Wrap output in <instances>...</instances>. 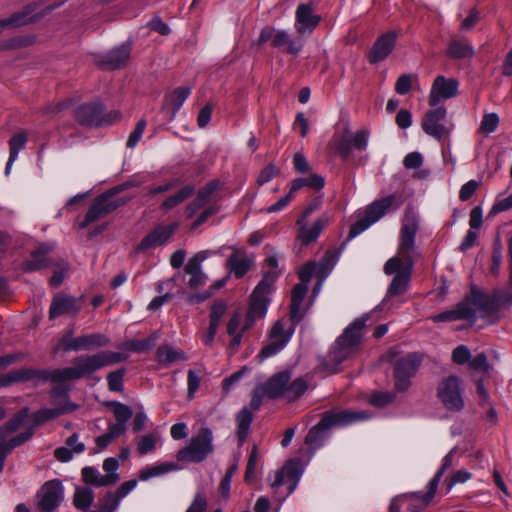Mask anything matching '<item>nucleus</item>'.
<instances>
[{
    "label": "nucleus",
    "mask_w": 512,
    "mask_h": 512,
    "mask_svg": "<svg viewBox=\"0 0 512 512\" xmlns=\"http://www.w3.org/2000/svg\"><path fill=\"white\" fill-rule=\"evenodd\" d=\"M509 290H496L492 294L500 308L510 307L512 305V284L509 282Z\"/></svg>",
    "instance_id": "774afa93"
},
{
    "label": "nucleus",
    "mask_w": 512,
    "mask_h": 512,
    "mask_svg": "<svg viewBox=\"0 0 512 512\" xmlns=\"http://www.w3.org/2000/svg\"><path fill=\"white\" fill-rule=\"evenodd\" d=\"M352 148L363 151L368 146L369 132L367 130H358L355 133H351L350 136Z\"/></svg>",
    "instance_id": "680f3d73"
},
{
    "label": "nucleus",
    "mask_w": 512,
    "mask_h": 512,
    "mask_svg": "<svg viewBox=\"0 0 512 512\" xmlns=\"http://www.w3.org/2000/svg\"><path fill=\"white\" fill-rule=\"evenodd\" d=\"M194 191L195 188L193 185H186L182 187L177 193L166 198V200L161 204V208L169 210L176 207L192 196Z\"/></svg>",
    "instance_id": "09e8293b"
},
{
    "label": "nucleus",
    "mask_w": 512,
    "mask_h": 512,
    "mask_svg": "<svg viewBox=\"0 0 512 512\" xmlns=\"http://www.w3.org/2000/svg\"><path fill=\"white\" fill-rule=\"evenodd\" d=\"M83 481L92 486L96 487H104L109 486V482L106 481L108 478H105L96 468L91 466H86L81 471Z\"/></svg>",
    "instance_id": "8fccbe9b"
},
{
    "label": "nucleus",
    "mask_w": 512,
    "mask_h": 512,
    "mask_svg": "<svg viewBox=\"0 0 512 512\" xmlns=\"http://www.w3.org/2000/svg\"><path fill=\"white\" fill-rule=\"evenodd\" d=\"M178 469L179 466L174 462H163L156 465L147 466L140 471L139 479L141 481H147L153 477H158Z\"/></svg>",
    "instance_id": "37998d69"
},
{
    "label": "nucleus",
    "mask_w": 512,
    "mask_h": 512,
    "mask_svg": "<svg viewBox=\"0 0 512 512\" xmlns=\"http://www.w3.org/2000/svg\"><path fill=\"white\" fill-rule=\"evenodd\" d=\"M50 244H40L37 249L31 252V258L23 263V270L32 272L38 271L49 266L47 254L52 251Z\"/></svg>",
    "instance_id": "7c9ffc66"
},
{
    "label": "nucleus",
    "mask_w": 512,
    "mask_h": 512,
    "mask_svg": "<svg viewBox=\"0 0 512 512\" xmlns=\"http://www.w3.org/2000/svg\"><path fill=\"white\" fill-rule=\"evenodd\" d=\"M258 457H259L258 449L256 446H254L250 451L249 458H248L247 465H246V471H245V476H244V480L246 483H250L254 479L255 471H256V467H257V463H258Z\"/></svg>",
    "instance_id": "bf43d9fd"
},
{
    "label": "nucleus",
    "mask_w": 512,
    "mask_h": 512,
    "mask_svg": "<svg viewBox=\"0 0 512 512\" xmlns=\"http://www.w3.org/2000/svg\"><path fill=\"white\" fill-rule=\"evenodd\" d=\"M119 467L118 460L110 457L104 460L103 470L106 472L105 478H108L109 486L115 484L119 480V474L117 473Z\"/></svg>",
    "instance_id": "4d7b16f0"
},
{
    "label": "nucleus",
    "mask_w": 512,
    "mask_h": 512,
    "mask_svg": "<svg viewBox=\"0 0 512 512\" xmlns=\"http://www.w3.org/2000/svg\"><path fill=\"white\" fill-rule=\"evenodd\" d=\"M293 332L294 327L285 330L281 321H277L270 331V342L261 349L258 357L264 360L279 353L288 344Z\"/></svg>",
    "instance_id": "dca6fc26"
},
{
    "label": "nucleus",
    "mask_w": 512,
    "mask_h": 512,
    "mask_svg": "<svg viewBox=\"0 0 512 512\" xmlns=\"http://www.w3.org/2000/svg\"><path fill=\"white\" fill-rule=\"evenodd\" d=\"M53 403L56 404L57 407L40 409L33 414V419L36 424H42L63 414L73 412L78 407L71 401H66L64 404H59L56 402V400H53Z\"/></svg>",
    "instance_id": "c756f323"
},
{
    "label": "nucleus",
    "mask_w": 512,
    "mask_h": 512,
    "mask_svg": "<svg viewBox=\"0 0 512 512\" xmlns=\"http://www.w3.org/2000/svg\"><path fill=\"white\" fill-rule=\"evenodd\" d=\"M252 420L253 416L249 409L246 407L242 408L237 414V437L240 443H243L246 440Z\"/></svg>",
    "instance_id": "a18cd8bd"
},
{
    "label": "nucleus",
    "mask_w": 512,
    "mask_h": 512,
    "mask_svg": "<svg viewBox=\"0 0 512 512\" xmlns=\"http://www.w3.org/2000/svg\"><path fill=\"white\" fill-rule=\"evenodd\" d=\"M308 291V285L305 283L296 284L291 292V304H290V320L292 323L298 324L303 319L301 313V305Z\"/></svg>",
    "instance_id": "473e14b6"
},
{
    "label": "nucleus",
    "mask_w": 512,
    "mask_h": 512,
    "mask_svg": "<svg viewBox=\"0 0 512 512\" xmlns=\"http://www.w3.org/2000/svg\"><path fill=\"white\" fill-rule=\"evenodd\" d=\"M253 265V259L245 254L232 253L227 259V267L237 279L242 278Z\"/></svg>",
    "instance_id": "c9c22d12"
},
{
    "label": "nucleus",
    "mask_w": 512,
    "mask_h": 512,
    "mask_svg": "<svg viewBox=\"0 0 512 512\" xmlns=\"http://www.w3.org/2000/svg\"><path fill=\"white\" fill-rule=\"evenodd\" d=\"M190 93L191 89L189 87H178L174 89L171 93L165 96L164 107L167 110H171L172 116H175Z\"/></svg>",
    "instance_id": "4c0bfd02"
},
{
    "label": "nucleus",
    "mask_w": 512,
    "mask_h": 512,
    "mask_svg": "<svg viewBox=\"0 0 512 512\" xmlns=\"http://www.w3.org/2000/svg\"><path fill=\"white\" fill-rule=\"evenodd\" d=\"M437 396L449 411L459 412L464 407L461 381L457 376L451 375L443 379L438 385Z\"/></svg>",
    "instance_id": "9d476101"
},
{
    "label": "nucleus",
    "mask_w": 512,
    "mask_h": 512,
    "mask_svg": "<svg viewBox=\"0 0 512 512\" xmlns=\"http://www.w3.org/2000/svg\"><path fill=\"white\" fill-rule=\"evenodd\" d=\"M205 258V252L197 253L188 260L185 266V272L190 275L188 285L191 289H197L206 283L207 276L202 271V262Z\"/></svg>",
    "instance_id": "a878e982"
},
{
    "label": "nucleus",
    "mask_w": 512,
    "mask_h": 512,
    "mask_svg": "<svg viewBox=\"0 0 512 512\" xmlns=\"http://www.w3.org/2000/svg\"><path fill=\"white\" fill-rule=\"evenodd\" d=\"M491 260L490 273L494 276H498L500 274V267L502 263V246L499 238H497L493 244Z\"/></svg>",
    "instance_id": "13d9d810"
},
{
    "label": "nucleus",
    "mask_w": 512,
    "mask_h": 512,
    "mask_svg": "<svg viewBox=\"0 0 512 512\" xmlns=\"http://www.w3.org/2000/svg\"><path fill=\"white\" fill-rule=\"evenodd\" d=\"M127 359V356L113 351H100L95 354H84L73 359V366L62 369L36 370L22 368L12 370L0 375V389L15 383L37 380V382L51 381L61 383L81 378H90L96 371L117 364Z\"/></svg>",
    "instance_id": "f257e3e1"
},
{
    "label": "nucleus",
    "mask_w": 512,
    "mask_h": 512,
    "mask_svg": "<svg viewBox=\"0 0 512 512\" xmlns=\"http://www.w3.org/2000/svg\"><path fill=\"white\" fill-rule=\"evenodd\" d=\"M115 194V190H109L97 196L87 211L83 221L78 223V228H86L90 224H93L98 220L106 217L108 214L112 213L118 207L123 205L125 200L115 198Z\"/></svg>",
    "instance_id": "6e6552de"
},
{
    "label": "nucleus",
    "mask_w": 512,
    "mask_h": 512,
    "mask_svg": "<svg viewBox=\"0 0 512 512\" xmlns=\"http://www.w3.org/2000/svg\"><path fill=\"white\" fill-rule=\"evenodd\" d=\"M351 131L346 127L342 133H335L329 143V148L334 150L342 159H347L352 151Z\"/></svg>",
    "instance_id": "f704fd0d"
},
{
    "label": "nucleus",
    "mask_w": 512,
    "mask_h": 512,
    "mask_svg": "<svg viewBox=\"0 0 512 512\" xmlns=\"http://www.w3.org/2000/svg\"><path fill=\"white\" fill-rule=\"evenodd\" d=\"M396 203V195L391 194L372 202L365 210L364 217L374 224L380 220Z\"/></svg>",
    "instance_id": "c85d7f7f"
},
{
    "label": "nucleus",
    "mask_w": 512,
    "mask_h": 512,
    "mask_svg": "<svg viewBox=\"0 0 512 512\" xmlns=\"http://www.w3.org/2000/svg\"><path fill=\"white\" fill-rule=\"evenodd\" d=\"M157 358L162 364H170L179 359H185L182 354L169 345H162L157 348Z\"/></svg>",
    "instance_id": "5fc2aeb1"
},
{
    "label": "nucleus",
    "mask_w": 512,
    "mask_h": 512,
    "mask_svg": "<svg viewBox=\"0 0 512 512\" xmlns=\"http://www.w3.org/2000/svg\"><path fill=\"white\" fill-rule=\"evenodd\" d=\"M213 432L208 427H202L199 432L190 438L189 444L176 454L179 462L201 463L214 452Z\"/></svg>",
    "instance_id": "0eeeda50"
},
{
    "label": "nucleus",
    "mask_w": 512,
    "mask_h": 512,
    "mask_svg": "<svg viewBox=\"0 0 512 512\" xmlns=\"http://www.w3.org/2000/svg\"><path fill=\"white\" fill-rule=\"evenodd\" d=\"M75 120L82 126H100L113 121L110 115L103 113L100 101H93L80 105L74 112Z\"/></svg>",
    "instance_id": "2eb2a0df"
},
{
    "label": "nucleus",
    "mask_w": 512,
    "mask_h": 512,
    "mask_svg": "<svg viewBox=\"0 0 512 512\" xmlns=\"http://www.w3.org/2000/svg\"><path fill=\"white\" fill-rule=\"evenodd\" d=\"M459 82L454 78L437 76L432 84L428 104L430 107L439 105L441 101L453 98L458 93Z\"/></svg>",
    "instance_id": "f3484780"
},
{
    "label": "nucleus",
    "mask_w": 512,
    "mask_h": 512,
    "mask_svg": "<svg viewBox=\"0 0 512 512\" xmlns=\"http://www.w3.org/2000/svg\"><path fill=\"white\" fill-rule=\"evenodd\" d=\"M471 477H472V474L465 469H460V470L455 471L451 475V477L446 479V485H447L448 491L451 490L457 484H463V483L467 482L468 480L471 479Z\"/></svg>",
    "instance_id": "69168bd1"
},
{
    "label": "nucleus",
    "mask_w": 512,
    "mask_h": 512,
    "mask_svg": "<svg viewBox=\"0 0 512 512\" xmlns=\"http://www.w3.org/2000/svg\"><path fill=\"white\" fill-rule=\"evenodd\" d=\"M177 223L168 226L159 225L147 234L137 245V252H146L155 249L169 241L176 229Z\"/></svg>",
    "instance_id": "6ab92c4d"
},
{
    "label": "nucleus",
    "mask_w": 512,
    "mask_h": 512,
    "mask_svg": "<svg viewBox=\"0 0 512 512\" xmlns=\"http://www.w3.org/2000/svg\"><path fill=\"white\" fill-rule=\"evenodd\" d=\"M421 356L417 353H409L394 362L395 389L404 392L411 386L413 378L421 364Z\"/></svg>",
    "instance_id": "1a4fd4ad"
},
{
    "label": "nucleus",
    "mask_w": 512,
    "mask_h": 512,
    "mask_svg": "<svg viewBox=\"0 0 512 512\" xmlns=\"http://www.w3.org/2000/svg\"><path fill=\"white\" fill-rule=\"evenodd\" d=\"M428 494H429V488L427 487V492H425V493L414 492L409 495L397 497V498H395V500H399V504H401V506L404 503H407L409 512H418L419 510L426 507L433 499V498H429V500L426 499L428 497Z\"/></svg>",
    "instance_id": "ea45409f"
},
{
    "label": "nucleus",
    "mask_w": 512,
    "mask_h": 512,
    "mask_svg": "<svg viewBox=\"0 0 512 512\" xmlns=\"http://www.w3.org/2000/svg\"><path fill=\"white\" fill-rule=\"evenodd\" d=\"M476 309L473 302L465 299L457 304L455 309L446 310L442 313L434 315L432 320L434 322H452L458 320L475 321Z\"/></svg>",
    "instance_id": "4be33fe9"
},
{
    "label": "nucleus",
    "mask_w": 512,
    "mask_h": 512,
    "mask_svg": "<svg viewBox=\"0 0 512 512\" xmlns=\"http://www.w3.org/2000/svg\"><path fill=\"white\" fill-rule=\"evenodd\" d=\"M36 41L34 35H20L0 41V50H12L32 45Z\"/></svg>",
    "instance_id": "3c124183"
},
{
    "label": "nucleus",
    "mask_w": 512,
    "mask_h": 512,
    "mask_svg": "<svg viewBox=\"0 0 512 512\" xmlns=\"http://www.w3.org/2000/svg\"><path fill=\"white\" fill-rule=\"evenodd\" d=\"M290 380V372L282 371L272 375L266 382L260 383V385L266 392V397L270 399L286 398V388Z\"/></svg>",
    "instance_id": "b1692460"
},
{
    "label": "nucleus",
    "mask_w": 512,
    "mask_h": 512,
    "mask_svg": "<svg viewBox=\"0 0 512 512\" xmlns=\"http://www.w3.org/2000/svg\"><path fill=\"white\" fill-rule=\"evenodd\" d=\"M367 320V315L355 319L336 339L324 363L327 371L338 372L341 363L358 351Z\"/></svg>",
    "instance_id": "20e7f679"
},
{
    "label": "nucleus",
    "mask_w": 512,
    "mask_h": 512,
    "mask_svg": "<svg viewBox=\"0 0 512 512\" xmlns=\"http://www.w3.org/2000/svg\"><path fill=\"white\" fill-rule=\"evenodd\" d=\"M371 414L366 411L340 410L324 413L320 421L313 426L305 437V444L311 450L322 447L329 438V431L333 427H344L350 424L370 419Z\"/></svg>",
    "instance_id": "7ed1b4c3"
},
{
    "label": "nucleus",
    "mask_w": 512,
    "mask_h": 512,
    "mask_svg": "<svg viewBox=\"0 0 512 512\" xmlns=\"http://www.w3.org/2000/svg\"><path fill=\"white\" fill-rule=\"evenodd\" d=\"M500 119L496 113H488L483 116L480 129L485 134H490L498 128Z\"/></svg>",
    "instance_id": "e2e57ef3"
},
{
    "label": "nucleus",
    "mask_w": 512,
    "mask_h": 512,
    "mask_svg": "<svg viewBox=\"0 0 512 512\" xmlns=\"http://www.w3.org/2000/svg\"><path fill=\"white\" fill-rule=\"evenodd\" d=\"M273 47L284 49L288 54L297 55L303 48L300 40H293L285 30H276Z\"/></svg>",
    "instance_id": "e433bc0d"
},
{
    "label": "nucleus",
    "mask_w": 512,
    "mask_h": 512,
    "mask_svg": "<svg viewBox=\"0 0 512 512\" xmlns=\"http://www.w3.org/2000/svg\"><path fill=\"white\" fill-rule=\"evenodd\" d=\"M107 406L112 409V412L114 413L117 423H122L123 425H126L128 420L133 415L132 409L128 405L123 404L121 402L111 401L107 403Z\"/></svg>",
    "instance_id": "864d4df0"
},
{
    "label": "nucleus",
    "mask_w": 512,
    "mask_h": 512,
    "mask_svg": "<svg viewBox=\"0 0 512 512\" xmlns=\"http://www.w3.org/2000/svg\"><path fill=\"white\" fill-rule=\"evenodd\" d=\"M86 446L79 440V434H71L65 441V446L58 447L54 450V457L66 463L73 459L74 454H81L85 451Z\"/></svg>",
    "instance_id": "bb28decb"
},
{
    "label": "nucleus",
    "mask_w": 512,
    "mask_h": 512,
    "mask_svg": "<svg viewBox=\"0 0 512 512\" xmlns=\"http://www.w3.org/2000/svg\"><path fill=\"white\" fill-rule=\"evenodd\" d=\"M57 6H48L41 12L34 13L37 8L36 3L26 5L21 11L13 13L11 16L0 20V35L11 28H18L40 20L45 14L54 10Z\"/></svg>",
    "instance_id": "4468645a"
},
{
    "label": "nucleus",
    "mask_w": 512,
    "mask_h": 512,
    "mask_svg": "<svg viewBox=\"0 0 512 512\" xmlns=\"http://www.w3.org/2000/svg\"><path fill=\"white\" fill-rule=\"evenodd\" d=\"M278 259L276 256H269L265 260V266L262 272V280L255 287L251 295V300L263 304L268 309L269 298L268 295L272 290V285L277 279L279 272Z\"/></svg>",
    "instance_id": "9b49d317"
},
{
    "label": "nucleus",
    "mask_w": 512,
    "mask_h": 512,
    "mask_svg": "<svg viewBox=\"0 0 512 512\" xmlns=\"http://www.w3.org/2000/svg\"><path fill=\"white\" fill-rule=\"evenodd\" d=\"M82 309V298L59 293L52 298L49 308V318L55 319L65 314L77 315Z\"/></svg>",
    "instance_id": "a211bd4d"
},
{
    "label": "nucleus",
    "mask_w": 512,
    "mask_h": 512,
    "mask_svg": "<svg viewBox=\"0 0 512 512\" xmlns=\"http://www.w3.org/2000/svg\"><path fill=\"white\" fill-rule=\"evenodd\" d=\"M457 448H452L442 459V463L440 468L437 470L433 478L428 482L427 487L429 488V494L426 499L433 498L439 482L444 475V473L451 467L455 466L458 463L457 460Z\"/></svg>",
    "instance_id": "2f4dec72"
},
{
    "label": "nucleus",
    "mask_w": 512,
    "mask_h": 512,
    "mask_svg": "<svg viewBox=\"0 0 512 512\" xmlns=\"http://www.w3.org/2000/svg\"><path fill=\"white\" fill-rule=\"evenodd\" d=\"M94 500V493L89 487H77L73 496V504L77 509L87 511Z\"/></svg>",
    "instance_id": "49530a36"
},
{
    "label": "nucleus",
    "mask_w": 512,
    "mask_h": 512,
    "mask_svg": "<svg viewBox=\"0 0 512 512\" xmlns=\"http://www.w3.org/2000/svg\"><path fill=\"white\" fill-rule=\"evenodd\" d=\"M78 351H90L105 347L109 344V338L102 333H90L77 337Z\"/></svg>",
    "instance_id": "58836bf2"
},
{
    "label": "nucleus",
    "mask_w": 512,
    "mask_h": 512,
    "mask_svg": "<svg viewBox=\"0 0 512 512\" xmlns=\"http://www.w3.org/2000/svg\"><path fill=\"white\" fill-rule=\"evenodd\" d=\"M302 474L303 466L299 459H291L282 468L269 474L268 481L280 504L295 491Z\"/></svg>",
    "instance_id": "423d86ee"
},
{
    "label": "nucleus",
    "mask_w": 512,
    "mask_h": 512,
    "mask_svg": "<svg viewBox=\"0 0 512 512\" xmlns=\"http://www.w3.org/2000/svg\"><path fill=\"white\" fill-rule=\"evenodd\" d=\"M340 254L327 251L321 261L317 263V267L320 273L330 272L332 268L336 265Z\"/></svg>",
    "instance_id": "052dcab7"
},
{
    "label": "nucleus",
    "mask_w": 512,
    "mask_h": 512,
    "mask_svg": "<svg viewBox=\"0 0 512 512\" xmlns=\"http://www.w3.org/2000/svg\"><path fill=\"white\" fill-rule=\"evenodd\" d=\"M266 313L267 309L263 304L250 299V305L244 317L240 312L231 314L226 330L227 334L231 337L229 349L232 353L239 349L244 332L250 329L257 320L262 319Z\"/></svg>",
    "instance_id": "39448f33"
},
{
    "label": "nucleus",
    "mask_w": 512,
    "mask_h": 512,
    "mask_svg": "<svg viewBox=\"0 0 512 512\" xmlns=\"http://www.w3.org/2000/svg\"><path fill=\"white\" fill-rule=\"evenodd\" d=\"M63 498V485L57 479L45 482L35 496L37 508L41 512H53L59 507Z\"/></svg>",
    "instance_id": "f8f14e48"
},
{
    "label": "nucleus",
    "mask_w": 512,
    "mask_h": 512,
    "mask_svg": "<svg viewBox=\"0 0 512 512\" xmlns=\"http://www.w3.org/2000/svg\"><path fill=\"white\" fill-rule=\"evenodd\" d=\"M416 79L415 75L411 74H402L398 77L395 83V91L400 95L407 94L412 87V81Z\"/></svg>",
    "instance_id": "338daca9"
},
{
    "label": "nucleus",
    "mask_w": 512,
    "mask_h": 512,
    "mask_svg": "<svg viewBox=\"0 0 512 512\" xmlns=\"http://www.w3.org/2000/svg\"><path fill=\"white\" fill-rule=\"evenodd\" d=\"M34 434L33 428L22 432L8 441L0 442V473L3 471L7 456L13 451L14 448L22 445L28 441Z\"/></svg>",
    "instance_id": "72a5a7b5"
},
{
    "label": "nucleus",
    "mask_w": 512,
    "mask_h": 512,
    "mask_svg": "<svg viewBox=\"0 0 512 512\" xmlns=\"http://www.w3.org/2000/svg\"><path fill=\"white\" fill-rule=\"evenodd\" d=\"M130 57V46L121 45L113 48L109 52L99 55L96 64L105 70H116L124 67Z\"/></svg>",
    "instance_id": "412c9836"
},
{
    "label": "nucleus",
    "mask_w": 512,
    "mask_h": 512,
    "mask_svg": "<svg viewBox=\"0 0 512 512\" xmlns=\"http://www.w3.org/2000/svg\"><path fill=\"white\" fill-rule=\"evenodd\" d=\"M308 389V383L303 377H299L287 384L286 400L294 401L301 397Z\"/></svg>",
    "instance_id": "603ef678"
},
{
    "label": "nucleus",
    "mask_w": 512,
    "mask_h": 512,
    "mask_svg": "<svg viewBox=\"0 0 512 512\" xmlns=\"http://www.w3.org/2000/svg\"><path fill=\"white\" fill-rule=\"evenodd\" d=\"M27 143V134L21 131L11 137L9 140L10 154L5 167V174L9 175L13 163L16 161L19 152L24 149Z\"/></svg>",
    "instance_id": "79ce46f5"
},
{
    "label": "nucleus",
    "mask_w": 512,
    "mask_h": 512,
    "mask_svg": "<svg viewBox=\"0 0 512 512\" xmlns=\"http://www.w3.org/2000/svg\"><path fill=\"white\" fill-rule=\"evenodd\" d=\"M446 117V108L442 105H437L425 113L421 127L427 135L440 140L450 133V129L445 125Z\"/></svg>",
    "instance_id": "ddd939ff"
},
{
    "label": "nucleus",
    "mask_w": 512,
    "mask_h": 512,
    "mask_svg": "<svg viewBox=\"0 0 512 512\" xmlns=\"http://www.w3.org/2000/svg\"><path fill=\"white\" fill-rule=\"evenodd\" d=\"M156 449L155 438L152 434L142 436L137 443V451L140 455H146Z\"/></svg>",
    "instance_id": "0e129e2a"
},
{
    "label": "nucleus",
    "mask_w": 512,
    "mask_h": 512,
    "mask_svg": "<svg viewBox=\"0 0 512 512\" xmlns=\"http://www.w3.org/2000/svg\"><path fill=\"white\" fill-rule=\"evenodd\" d=\"M396 203V195L391 194L372 202L365 210L364 217L374 224L380 220Z\"/></svg>",
    "instance_id": "cd10ccee"
},
{
    "label": "nucleus",
    "mask_w": 512,
    "mask_h": 512,
    "mask_svg": "<svg viewBox=\"0 0 512 512\" xmlns=\"http://www.w3.org/2000/svg\"><path fill=\"white\" fill-rule=\"evenodd\" d=\"M126 373L125 368H120L118 370L112 371L107 375V383L108 389L111 392H121L123 391V382L124 375Z\"/></svg>",
    "instance_id": "6e6d98bb"
},
{
    "label": "nucleus",
    "mask_w": 512,
    "mask_h": 512,
    "mask_svg": "<svg viewBox=\"0 0 512 512\" xmlns=\"http://www.w3.org/2000/svg\"><path fill=\"white\" fill-rule=\"evenodd\" d=\"M324 185L325 178L323 176L316 173H310L308 176L295 178L291 182L290 190L295 193L304 187H308L319 191L324 187Z\"/></svg>",
    "instance_id": "a19ab883"
},
{
    "label": "nucleus",
    "mask_w": 512,
    "mask_h": 512,
    "mask_svg": "<svg viewBox=\"0 0 512 512\" xmlns=\"http://www.w3.org/2000/svg\"><path fill=\"white\" fill-rule=\"evenodd\" d=\"M321 16L314 12L311 4H299L295 12V30L299 34H310L318 26Z\"/></svg>",
    "instance_id": "aec40b11"
},
{
    "label": "nucleus",
    "mask_w": 512,
    "mask_h": 512,
    "mask_svg": "<svg viewBox=\"0 0 512 512\" xmlns=\"http://www.w3.org/2000/svg\"><path fill=\"white\" fill-rule=\"evenodd\" d=\"M473 54V47L470 44L459 40H452L447 48V55L455 59L468 58Z\"/></svg>",
    "instance_id": "de8ad7c7"
},
{
    "label": "nucleus",
    "mask_w": 512,
    "mask_h": 512,
    "mask_svg": "<svg viewBox=\"0 0 512 512\" xmlns=\"http://www.w3.org/2000/svg\"><path fill=\"white\" fill-rule=\"evenodd\" d=\"M397 34L393 31H388L381 35L368 54L370 63H378L385 60L393 51L396 44Z\"/></svg>",
    "instance_id": "5701e85b"
},
{
    "label": "nucleus",
    "mask_w": 512,
    "mask_h": 512,
    "mask_svg": "<svg viewBox=\"0 0 512 512\" xmlns=\"http://www.w3.org/2000/svg\"><path fill=\"white\" fill-rule=\"evenodd\" d=\"M329 217L322 215L312 224L310 228L306 226V221L303 218L297 220V225L300 226L297 240L302 245H308L318 239L324 227L328 224Z\"/></svg>",
    "instance_id": "393cba45"
},
{
    "label": "nucleus",
    "mask_w": 512,
    "mask_h": 512,
    "mask_svg": "<svg viewBox=\"0 0 512 512\" xmlns=\"http://www.w3.org/2000/svg\"><path fill=\"white\" fill-rule=\"evenodd\" d=\"M419 228L417 213L407 208L400 229L397 256H393L384 264V273L394 275L382 304L385 306L390 298L404 294L409 286L414 264L419 253L416 250V234Z\"/></svg>",
    "instance_id": "f03ea898"
},
{
    "label": "nucleus",
    "mask_w": 512,
    "mask_h": 512,
    "mask_svg": "<svg viewBox=\"0 0 512 512\" xmlns=\"http://www.w3.org/2000/svg\"><path fill=\"white\" fill-rule=\"evenodd\" d=\"M473 305H477L483 318H494L500 309L493 294L481 296Z\"/></svg>",
    "instance_id": "c03bdc74"
}]
</instances>
